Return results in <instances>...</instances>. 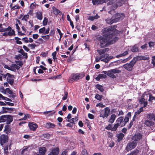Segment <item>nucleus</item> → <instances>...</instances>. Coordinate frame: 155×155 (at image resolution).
<instances>
[{"mask_svg":"<svg viewBox=\"0 0 155 155\" xmlns=\"http://www.w3.org/2000/svg\"><path fill=\"white\" fill-rule=\"evenodd\" d=\"M116 27L114 25L102 29L101 32L104 35L98 38L101 47L103 48L110 44H113L118 40V38L115 35L117 32L115 28Z\"/></svg>","mask_w":155,"mask_h":155,"instance_id":"nucleus-1","label":"nucleus"},{"mask_svg":"<svg viewBox=\"0 0 155 155\" xmlns=\"http://www.w3.org/2000/svg\"><path fill=\"white\" fill-rule=\"evenodd\" d=\"M120 72V71L118 70L117 69H115L110 70L108 71H102V73L106 74L109 77L114 78H116L115 74L119 73Z\"/></svg>","mask_w":155,"mask_h":155,"instance_id":"nucleus-2","label":"nucleus"},{"mask_svg":"<svg viewBox=\"0 0 155 155\" xmlns=\"http://www.w3.org/2000/svg\"><path fill=\"white\" fill-rule=\"evenodd\" d=\"M137 61V58H134L129 63H127L124 64L123 65V67L127 71H131L132 70L134 64Z\"/></svg>","mask_w":155,"mask_h":155,"instance_id":"nucleus-3","label":"nucleus"},{"mask_svg":"<svg viewBox=\"0 0 155 155\" xmlns=\"http://www.w3.org/2000/svg\"><path fill=\"white\" fill-rule=\"evenodd\" d=\"M110 110L108 107H105L104 110H101L100 112V116L103 118H107L109 115Z\"/></svg>","mask_w":155,"mask_h":155,"instance_id":"nucleus-4","label":"nucleus"},{"mask_svg":"<svg viewBox=\"0 0 155 155\" xmlns=\"http://www.w3.org/2000/svg\"><path fill=\"white\" fill-rule=\"evenodd\" d=\"M108 1L109 2L107 4L109 5H111L114 3L113 1L111 0H92V2L94 5L101 4Z\"/></svg>","mask_w":155,"mask_h":155,"instance_id":"nucleus-5","label":"nucleus"},{"mask_svg":"<svg viewBox=\"0 0 155 155\" xmlns=\"http://www.w3.org/2000/svg\"><path fill=\"white\" fill-rule=\"evenodd\" d=\"M84 76V73L81 72L72 74L71 76V77L72 79L74 81H76L81 79Z\"/></svg>","mask_w":155,"mask_h":155,"instance_id":"nucleus-6","label":"nucleus"},{"mask_svg":"<svg viewBox=\"0 0 155 155\" xmlns=\"http://www.w3.org/2000/svg\"><path fill=\"white\" fill-rule=\"evenodd\" d=\"M142 135L140 133L136 134L132 137V140L134 142H136L140 141L142 138Z\"/></svg>","mask_w":155,"mask_h":155,"instance_id":"nucleus-7","label":"nucleus"},{"mask_svg":"<svg viewBox=\"0 0 155 155\" xmlns=\"http://www.w3.org/2000/svg\"><path fill=\"white\" fill-rule=\"evenodd\" d=\"M114 17L116 22H117L124 18V15L123 13H117Z\"/></svg>","mask_w":155,"mask_h":155,"instance_id":"nucleus-8","label":"nucleus"},{"mask_svg":"<svg viewBox=\"0 0 155 155\" xmlns=\"http://www.w3.org/2000/svg\"><path fill=\"white\" fill-rule=\"evenodd\" d=\"M137 145L136 142H134V141L128 143L126 147V150L127 151H129L135 148Z\"/></svg>","mask_w":155,"mask_h":155,"instance_id":"nucleus-9","label":"nucleus"},{"mask_svg":"<svg viewBox=\"0 0 155 155\" xmlns=\"http://www.w3.org/2000/svg\"><path fill=\"white\" fill-rule=\"evenodd\" d=\"M8 136L4 134H2L0 136V143L2 145L8 142Z\"/></svg>","mask_w":155,"mask_h":155,"instance_id":"nucleus-10","label":"nucleus"},{"mask_svg":"<svg viewBox=\"0 0 155 155\" xmlns=\"http://www.w3.org/2000/svg\"><path fill=\"white\" fill-rule=\"evenodd\" d=\"M28 126L30 129L33 131L35 130L38 127L37 125L34 122L29 123L28 124Z\"/></svg>","mask_w":155,"mask_h":155,"instance_id":"nucleus-11","label":"nucleus"},{"mask_svg":"<svg viewBox=\"0 0 155 155\" xmlns=\"http://www.w3.org/2000/svg\"><path fill=\"white\" fill-rule=\"evenodd\" d=\"M59 153V149L58 148L53 149L51 152L48 155H58Z\"/></svg>","mask_w":155,"mask_h":155,"instance_id":"nucleus-12","label":"nucleus"},{"mask_svg":"<svg viewBox=\"0 0 155 155\" xmlns=\"http://www.w3.org/2000/svg\"><path fill=\"white\" fill-rule=\"evenodd\" d=\"M6 31H7L9 36H12L15 34V31L13 30H12L11 27H9L6 29Z\"/></svg>","mask_w":155,"mask_h":155,"instance_id":"nucleus-13","label":"nucleus"},{"mask_svg":"<svg viewBox=\"0 0 155 155\" xmlns=\"http://www.w3.org/2000/svg\"><path fill=\"white\" fill-rule=\"evenodd\" d=\"M128 0H119V2L115 3L114 5L115 6V7H116L118 6H120L122 4H124L125 2L127 1Z\"/></svg>","mask_w":155,"mask_h":155,"instance_id":"nucleus-14","label":"nucleus"},{"mask_svg":"<svg viewBox=\"0 0 155 155\" xmlns=\"http://www.w3.org/2000/svg\"><path fill=\"white\" fill-rule=\"evenodd\" d=\"M36 17L37 18L40 20H41L42 19V13L41 12H37L36 13Z\"/></svg>","mask_w":155,"mask_h":155,"instance_id":"nucleus-15","label":"nucleus"},{"mask_svg":"<svg viewBox=\"0 0 155 155\" xmlns=\"http://www.w3.org/2000/svg\"><path fill=\"white\" fill-rule=\"evenodd\" d=\"M124 118L122 117H120L117 119L116 120L117 124H118L120 126H121V124L124 123Z\"/></svg>","mask_w":155,"mask_h":155,"instance_id":"nucleus-16","label":"nucleus"},{"mask_svg":"<svg viewBox=\"0 0 155 155\" xmlns=\"http://www.w3.org/2000/svg\"><path fill=\"white\" fill-rule=\"evenodd\" d=\"M13 117L12 116L7 115L6 122L8 124H10L13 121Z\"/></svg>","mask_w":155,"mask_h":155,"instance_id":"nucleus-17","label":"nucleus"},{"mask_svg":"<svg viewBox=\"0 0 155 155\" xmlns=\"http://www.w3.org/2000/svg\"><path fill=\"white\" fill-rule=\"evenodd\" d=\"M106 21L107 24H112L116 22L114 18H108L106 20Z\"/></svg>","mask_w":155,"mask_h":155,"instance_id":"nucleus-18","label":"nucleus"},{"mask_svg":"<svg viewBox=\"0 0 155 155\" xmlns=\"http://www.w3.org/2000/svg\"><path fill=\"white\" fill-rule=\"evenodd\" d=\"M106 74H99L98 76L95 78V79L97 81H99L101 78H107Z\"/></svg>","mask_w":155,"mask_h":155,"instance_id":"nucleus-19","label":"nucleus"},{"mask_svg":"<svg viewBox=\"0 0 155 155\" xmlns=\"http://www.w3.org/2000/svg\"><path fill=\"white\" fill-rule=\"evenodd\" d=\"M46 151V149L45 147H40L39 150V152L40 154L43 155L45 154Z\"/></svg>","mask_w":155,"mask_h":155,"instance_id":"nucleus-20","label":"nucleus"},{"mask_svg":"<svg viewBox=\"0 0 155 155\" xmlns=\"http://www.w3.org/2000/svg\"><path fill=\"white\" fill-rule=\"evenodd\" d=\"M2 111L3 113H5L8 111H12L13 108H12L7 107H2Z\"/></svg>","mask_w":155,"mask_h":155,"instance_id":"nucleus-21","label":"nucleus"},{"mask_svg":"<svg viewBox=\"0 0 155 155\" xmlns=\"http://www.w3.org/2000/svg\"><path fill=\"white\" fill-rule=\"evenodd\" d=\"M134 58H137V60H148L149 59V58L148 56H138L137 57H135Z\"/></svg>","mask_w":155,"mask_h":155,"instance_id":"nucleus-22","label":"nucleus"},{"mask_svg":"<svg viewBox=\"0 0 155 155\" xmlns=\"http://www.w3.org/2000/svg\"><path fill=\"white\" fill-rule=\"evenodd\" d=\"M144 124L147 126H150L154 124V123L153 122L148 120H145Z\"/></svg>","mask_w":155,"mask_h":155,"instance_id":"nucleus-23","label":"nucleus"},{"mask_svg":"<svg viewBox=\"0 0 155 155\" xmlns=\"http://www.w3.org/2000/svg\"><path fill=\"white\" fill-rule=\"evenodd\" d=\"M114 57L112 56H109L108 54V56L107 59H103L101 60V61H104L105 63H107L110 59L113 58Z\"/></svg>","mask_w":155,"mask_h":155,"instance_id":"nucleus-24","label":"nucleus"},{"mask_svg":"<svg viewBox=\"0 0 155 155\" xmlns=\"http://www.w3.org/2000/svg\"><path fill=\"white\" fill-rule=\"evenodd\" d=\"M116 117V116L114 114H112L109 120V122L112 123L114 122Z\"/></svg>","mask_w":155,"mask_h":155,"instance_id":"nucleus-25","label":"nucleus"},{"mask_svg":"<svg viewBox=\"0 0 155 155\" xmlns=\"http://www.w3.org/2000/svg\"><path fill=\"white\" fill-rule=\"evenodd\" d=\"M11 68L12 70L14 71L16 69L17 70L19 69L20 68V67L16 64H13L11 66Z\"/></svg>","mask_w":155,"mask_h":155,"instance_id":"nucleus-26","label":"nucleus"},{"mask_svg":"<svg viewBox=\"0 0 155 155\" xmlns=\"http://www.w3.org/2000/svg\"><path fill=\"white\" fill-rule=\"evenodd\" d=\"M147 117L150 120H153L155 121V115L153 114H148Z\"/></svg>","mask_w":155,"mask_h":155,"instance_id":"nucleus-27","label":"nucleus"},{"mask_svg":"<svg viewBox=\"0 0 155 155\" xmlns=\"http://www.w3.org/2000/svg\"><path fill=\"white\" fill-rule=\"evenodd\" d=\"M130 48L131 51L133 52H137L138 51V48L136 45H135L134 46H130Z\"/></svg>","mask_w":155,"mask_h":155,"instance_id":"nucleus-28","label":"nucleus"},{"mask_svg":"<svg viewBox=\"0 0 155 155\" xmlns=\"http://www.w3.org/2000/svg\"><path fill=\"white\" fill-rule=\"evenodd\" d=\"M4 131L7 134L9 133L11 131V129L8 125H5L4 129Z\"/></svg>","mask_w":155,"mask_h":155,"instance_id":"nucleus-29","label":"nucleus"},{"mask_svg":"<svg viewBox=\"0 0 155 155\" xmlns=\"http://www.w3.org/2000/svg\"><path fill=\"white\" fill-rule=\"evenodd\" d=\"M139 152V150L137 149L131 152L127 155H137Z\"/></svg>","mask_w":155,"mask_h":155,"instance_id":"nucleus-30","label":"nucleus"},{"mask_svg":"<svg viewBox=\"0 0 155 155\" xmlns=\"http://www.w3.org/2000/svg\"><path fill=\"white\" fill-rule=\"evenodd\" d=\"M151 66L152 67L155 68V56H153L152 57L151 62Z\"/></svg>","mask_w":155,"mask_h":155,"instance_id":"nucleus-31","label":"nucleus"},{"mask_svg":"<svg viewBox=\"0 0 155 155\" xmlns=\"http://www.w3.org/2000/svg\"><path fill=\"white\" fill-rule=\"evenodd\" d=\"M124 137V135L122 133H120L117 135V137L118 138V141L121 140Z\"/></svg>","mask_w":155,"mask_h":155,"instance_id":"nucleus-32","label":"nucleus"},{"mask_svg":"<svg viewBox=\"0 0 155 155\" xmlns=\"http://www.w3.org/2000/svg\"><path fill=\"white\" fill-rule=\"evenodd\" d=\"M6 115L2 116L0 117V122H4L6 121Z\"/></svg>","mask_w":155,"mask_h":155,"instance_id":"nucleus-33","label":"nucleus"},{"mask_svg":"<svg viewBox=\"0 0 155 155\" xmlns=\"http://www.w3.org/2000/svg\"><path fill=\"white\" fill-rule=\"evenodd\" d=\"M46 126L48 128H53L55 127V125L54 124L49 122L46 124Z\"/></svg>","mask_w":155,"mask_h":155,"instance_id":"nucleus-34","label":"nucleus"},{"mask_svg":"<svg viewBox=\"0 0 155 155\" xmlns=\"http://www.w3.org/2000/svg\"><path fill=\"white\" fill-rule=\"evenodd\" d=\"M20 53L26 59H27L28 57L27 53L25 52L22 49H21L20 51H19Z\"/></svg>","mask_w":155,"mask_h":155,"instance_id":"nucleus-35","label":"nucleus"},{"mask_svg":"<svg viewBox=\"0 0 155 155\" xmlns=\"http://www.w3.org/2000/svg\"><path fill=\"white\" fill-rule=\"evenodd\" d=\"M30 117V115L29 114H26L25 115L24 117L19 119V120H26L28 118H29Z\"/></svg>","mask_w":155,"mask_h":155,"instance_id":"nucleus-36","label":"nucleus"},{"mask_svg":"<svg viewBox=\"0 0 155 155\" xmlns=\"http://www.w3.org/2000/svg\"><path fill=\"white\" fill-rule=\"evenodd\" d=\"M53 11L54 13L55 14H58L61 12L60 10L57 9L55 7H53L52 8Z\"/></svg>","mask_w":155,"mask_h":155,"instance_id":"nucleus-37","label":"nucleus"},{"mask_svg":"<svg viewBox=\"0 0 155 155\" xmlns=\"http://www.w3.org/2000/svg\"><path fill=\"white\" fill-rule=\"evenodd\" d=\"M129 121V118L127 117H125L124 119V120L123 122H124L123 123H122V124L121 125V127H123L124 126L125 124H126Z\"/></svg>","mask_w":155,"mask_h":155,"instance_id":"nucleus-38","label":"nucleus"},{"mask_svg":"<svg viewBox=\"0 0 155 155\" xmlns=\"http://www.w3.org/2000/svg\"><path fill=\"white\" fill-rule=\"evenodd\" d=\"M145 100L144 98H142L140 101V104H143V107H145L146 106L147 104V102L146 101H143Z\"/></svg>","mask_w":155,"mask_h":155,"instance_id":"nucleus-39","label":"nucleus"},{"mask_svg":"<svg viewBox=\"0 0 155 155\" xmlns=\"http://www.w3.org/2000/svg\"><path fill=\"white\" fill-rule=\"evenodd\" d=\"M96 88L99 90L101 92H102L104 91V89L102 86L99 84H97L96 86Z\"/></svg>","mask_w":155,"mask_h":155,"instance_id":"nucleus-40","label":"nucleus"},{"mask_svg":"<svg viewBox=\"0 0 155 155\" xmlns=\"http://www.w3.org/2000/svg\"><path fill=\"white\" fill-rule=\"evenodd\" d=\"M29 16L28 14L25 15L22 18V20L25 21H27L29 18Z\"/></svg>","mask_w":155,"mask_h":155,"instance_id":"nucleus-41","label":"nucleus"},{"mask_svg":"<svg viewBox=\"0 0 155 155\" xmlns=\"http://www.w3.org/2000/svg\"><path fill=\"white\" fill-rule=\"evenodd\" d=\"M119 126H120V125L117 123L116 124L114 125V127L111 129V131H114L116 130Z\"/></svg>","mask_w":155,"mask_h":155,"instance_id":"nucleus-42","label":"nucleus"},{"mask_svg":"<svg viewBox=\"0 0 155 155\" xmlns=\"http://www.w3.org/2000/svg\"><path fill=\"white\" fill-rule=\"evenodd\" d=\"M0 92L4 94H6V89H5L3 86L0 87Z\"/></svg>","mask_w":155,"mask_h":155,"instance_id":"nucleus-43","label":"nucleus"},{"mask_svg":"<svg viewBox=\"0 0 155 155\" xmlns=\"http://www.w3.org/2000/svg\"><path fill=\"white\" fill-rule=\"evenodd\" d=\"M96 16H97V17H96V16H90L88 18V19L90 20L93 21L95 19H97L99 18V16L97 15H96Z\"/></svg>","mask_w":155,"mask_h":155,"instance_id":"nucleus-44","label":"nucleus"},{"mask_svg":"<svg viewBox=\"0 0 155 155\" xmlns=\"http://www.w3.org/2000/svg\"><path fill=\"white\" fill-rule=\"evenodd\" d=\"M45 27H43L41 28H40L39 30V32L40 34H44V32H45Z\"/></svg>","mask_w":155,"mask_h":155,"instance_id":"nucleus-45","label":"nucleus"},{"mask_svg":"<svg viewBox=\"0 0 155 155\" xmlns=\"http://www.w3.org/2000/svg\"><path fill=\"white\" fill-rule=\"evenodd\" d=\"M15 39L16 40V43L17 44L19 45H21L22 44V42L19 40H21L20 38L17 37H15Z\"/></svg>","mask_w":155,"mask_h":155,"instance_id":"nucleus-46","label":"nucleus"},{"mask_svg":"<svg viewBox=\"0 0 155 155\" xmlns=\"http://www.w3.org/2000/svg\"><path fill=\"white\" fill-rule=\"evenodd\" d=\"M48 21V19L47 18L45 17L44 18L43 22V24L44 26H45L47 25Z\"/></svg>","mask_w":155,"mask_h":155,"instance_id":"nucleus-47","label":"nucleus"},{"mask_svg":"<svg viewBox=\"0 0 155 155\" xmlns=\"http://www.w3.org/2000/svg\"><path fill=\"white\" fill-rule=\"evenodd\" d=\"M143 107H140L139 110H137V111L135 113V114L138 115L140 114V113L143 111Z\"/></svg>","mask_w":155,"mask_h":155,"instance_id":"nucleus-48","label":"nucleus"},{"mask_svg":"<svg viewBox=\"0 0 155 155\" xmlns=\"http://www.w3.org/2000/svg\"><path fill=\"white\" fill-rule=\"evenodd\" d=\"M129 50H127L124 52L123 53L117 56V57H118L119 56H124L128 53Z\"/></svg>","mask_w":155,"mask_h":155,"instance_id":"nucleus-49","label":"nucleus"},{"mask_svg":"<svg viewBox=\"0 0 155 155\" xmlns=\"http://www.w3.org/2000/svg\"><path fill=\"white\" fill-rule=\"evenodd\" d=\"M95 97L97 100L101 101V100L102 98V95H99L98 94H97L96 95V96Z\"/></svg>","mask_w":155,"mask_h":155,"instance_id":"nucleus-50","label":"nucleus"},{"mask_svg":"<svg viewBox=\"0 0 155 155\" xmlns=\"http://www.w3.org/2000/svg\"><path fill=\"white\" fill-rule=\"evenodd\" d=\"M19 8H20V7L18 6V5H15V6L12 7L11 8V10H15V9H19Z\"/></svg>","mask_w":155,"mask_h":155,"instance_id":"nucleus-51","label":"nucleus"},{"mask_svg":"<svg viewBox=\"0 0 155 155\" xmlns=\"http://www.w3.org/2000/svg\"><path fill=\"white\" fill-rule=\"evenodd\" d=\"M108 56V54H105L100 56V58L102 59H107V57Z\"/></svg>","mask_w":155,"mask_h":155,"instance_id":"nucleus-52","label":"nucleus"},{"mask_svg":"<svg viewBox=\"0 0 155 155\" xmlns=\"http://www.w3.org/2000/svg\"><path fill=\"white\" fill-rule=\"evenodd\" d=\"M28 46L31 49H35L36 46L35 44H29L28 45Z\"/></svg>","mask_w":155,"mask_h":155,"instance_id":"nucleus-53","label":"nucleus"},{"mask_svg":"<svg viewBox=\"0 0 155 155\" xmlns=\"http://www.w3.org/2000/svg\"><path fill=\"white\" fill-rule=\"evenodd\" d=\"M68 93L67 92H65L64 93V95L62 98V99L63 100H66L68 97Z\"/></svg>","mask_w":155,"mask_h":155,"instance_id":"nucleus-54","label":"nucleus"},{"mask_svg":"<svg viewBox=\"0 0 155 155\" xmlns=\"http://www.w3.org/2000/svg\"><path fill=\"white\" fill-rule=\"evenodd\" d=\"M41 37L45 40H47L49 38V35L41 36Z\"/></svg>","mask_w":155,"mask_h":155,"instance_id":"nucleus-55","label":"nucleus"},{"mask_svg":"<svg viewBox=\"0 0 155 155\" xmlns=\"http://www.w3.org/2000/svg\"><path fill=\"white\" fill-rule=\"evenodd\" d=\"M82 155H88L87 151L86 149H84L81 152Z\"/></svg>","mask_w":155,"mask_h":155,"instance_id":"nucleus-56","label":"nucleus"},{"mask_svg":"<svg viewBox=\"0 0 155 155\" xmlns=\"http://www.w3.org/2000/svg\"><path fill=\"white\" fill-rule=\"evenodd\" d=\"M21 40L25 43H28V39L27 37L23 38Z\"/></svg>","mask_w":155,"mask_h":155,"instance_id":"nucleus-57","label":"nucleus"},{"mask_svg":"<svg viewBox=\"0 0 155 155\" xmlns=\"http://www.w3.org/2000/svg\"><path fill=\"white\" fill-rule=\"evenodd\" d=\"M7 81H8V83L11 84H12L13 83L14 81L13 79L7 78Z\"/></svg>","mask_w":155,"mask_h":155,"instance_id":"nucleus-58","label":"nucleus"},{"mask_svg":"<svg viewBox=\"0 0 155 155\" xmlns=\"http://www.w3.org/2000/svg\"><path fill=\"white\" fill-rule=\"evenodd\" d=\"M16 63L18 65L19 67H21L23 65L22 62L21 61H16Z\"/></svg>","mask_w":155,"mask_h":155,"instance_id":"nucleus-59","label":"nucleus"},{"mask_svg":"<svg viewBox=\"0 0 155 155\" xmlns=\"http://www.w3.org/2000/svg\"><path fill=\"white\" fill-rule=\"evenodd\" d=\"M96 106L99 107H103L105 106L101 103H99L96 105Z\"/></svg>","mask_w":155,"mask_h":155,"instance_id":"nucleus-60","label":"nucleus"},{"mask_svg":"<svg viewBox=\"0 0 155 155\" xmlns=\"http://www.w3.org/2000/svg\"><path fill=\"white\" fill-rule=\"evenodd\" d=\"M112 128V125L110 124H108V125L105 127V128L108 130H111V129Z\"/></svg>","mask_w":155,"mask_h":155,"instance_id":"nucleus-61","label":"nucleus"},{"mask_svg":"<svg viewBox=\"0 0 155 155\" xmlns=\"http://www.w3.org/2000/svg\"><path fill=\"white\" fill-rule=\"evenodd\" d=\"M39 37V35L38 34H35L32 35V38L35 39H37Z\"/></svg>","mask_w":155,"mask_h":155,"instance_id":"nucleus-62","label":"nucleus"},{"mask_svg":"<svg viewBox=\"0 0 155 155\" xmlns=\"http://www.w3.org/2000/svg\"><path fill=\"white\" fill-rule=\"evenodd\" d=\"M6 92L10 94H12L13 92L9 88H7L6 89Z\"/></svg>","mask_w":155,"mask_h":155,"instance_id":"nucleus-63","label":"nucleus"},{"mask_svg":"<svg viewBox=\"0 0 155 155\" xmlns=\"http://www.w3.org/2000/svg\"><path fill=\"white\" fill-rule=\"evenodd\" d=\"M154 45V42L150 41L149 42V45L150 48H152Z\"/></svg>","mask_w":155,"mask_h":155,"instance_id":"nucleus-64","label":"nucleus"}]
</instances>
